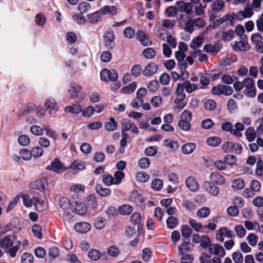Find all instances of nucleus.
<instances>
[{
    "mask_svg": "<svg viewBox=\"0 0 263 263\" xmlns=\"http://www.w3.org/2000/svg\"><path fill=\"white\" fill-rule=\"evenodd\" d=\"M21 241L16 240L14 235H7L3 238L0 239V247L5 250L6 253L9 254L10 256L14 258L19 250Z\"/></svg>",
    "mask_w": 263,
    "mask_h": 263,
    "instance_id": "nucleus-1",
    "label": "nucleus"
},
{
    "mask_svg": "<svg viewBox=\"0 0 263 263\" xmlns=\"http://www.w3.org/2000/svg\"><path fill=\"white\" fill-rule=\"evenodd\" d=\"M243 90L245 94L248 97H254L256 95V90L254 87L255 81L251 78H247L243 81Z\"/></svg>",
    "mask_w": 263,
    "mask_h": 263,
    "instance_id": "nucleus-2",
    "label": "nucleus"
},
{
    "mask_svg": "<svg viewBox=\"0 0 263 263\" xmlns=\"http://www.w3.org/2000/svg\"><path fill=\"white\" fill-rule=\"evenodd\" d=\"M101 79L102 81L107 82L111 81L116 82L118 78V74L117 71L114 69L108 70L104 69L100 72Z\"/></svg>",
    "mask_w": 263,
    "mask_h": 263,
    "instance_id": "nucleus-3",
    "label": "nucleus"
},
{
    "mask_svg": "<svg viewBox=\"0 0 263 263\" xmlns=\"http://www.w3.org/2000/svg\"><path fill=\"white\" fill-rule=\"evenodd\" d=\"M233 92V90L231 87L222 84L214 86L212 89V93L217 96L222 94L226 96H230Z\"/></svg>",
    "mask_w": 263,
    "mask_h": 263,
    "instance_id": "nucleus-4",
    "label": "nucleus"
},
{
    "mask_svg": "<svg viewBox=\"0 0 263 263\" xmlns=\"http://www.w3.org/2000/svg\"><path fill=\"white\" fill-rule=\"evenodd\" d=\"M72 203H71L68 199L66 197H62L59 200V206L61 210L63 211V217L64 218H69L71 215V212L69 211L71 205Z\"/></svg>",
    "mask_w": 263,
    "mask_h": 263,
    "instance_id": "nucleus-5",
    "label": "nucleus"
},
{
    "mask_svg": "<svg viewBox=\"0 0 263 263\" xmlns=\"http://www.w3.org/2000/svg\"><path fill=\"white\" fill-rule=\"evenodd\" d=\"M222 149L225 152H235L236 154H240L242 152V146L239 143H234L231 141L223 143Z\"/></svg>",
    "mask_w": 263,
    "mask_h": 263,
    "instance_id": "nucleus-6",
    "label": "nucleus"
},
{
    "mask_svg": "<svg viewBox=\"0 0 263 263\" xmlns=\"http://www.w3.org/2000/svg\"><path fill=\"white\" fill-rule=\"evenodd\" d=\"M104 45L106 49H111L114 47L115 34L112 31H106L103 35Z\"/></svg>",
    "mask_w": 263,
    "mask_h": 263,
    "instance_id": "nucleus-7",
    "label": "nucleus"
},
{
    "mask_svg": "<svg viewBox=\"0 0 263 263\" xmlns=\"http://www.w3.org/2000/svg\"><path fill=\"white\" fill-rule=\"evenodd\" d=\"M233 47L235 51H245L249 49L247 36H242L239 42H234Z\"/></svg>",
    "mask_w": 263,
    "mask_h": 263,
    "instance_id": "nucleus-8",
    "label": "nucleus"
},
{
    "mask_svg": "<svg viewBox=\"0 0 263 263\" xmlns=\"http://www.w3.org/2000/svg\"><path fill=\"white\" fill-rule=\"evenodd\" d=\"M47 170H52L57 173H61L65 171L67 168L65 167L61 162L58 159H55L51 163V165L46 167Z\"/></svg>",
    "mask_w": 263,
    "mask_h": 263,
    "instance_id": "nucleus-9",
    "label": "nucleus"
},
{
    "mask_svg": "<svg viewBox=\"0 0 263 263\" xmlns=\"http://www.w3.org/2000/svg\"><path fill=\"white\" fill-rule=\"evenodd\" d=\"M234 236L233 232L228 231L226 227H222L218 230L216 235V239L222 242L224 241V237L232 238Z\"/></svg>",
    "mask_w": 263,
    "mask_h": 263,
    "instance_id": "nucleus-10",
    "label": "nucleus"
},
{
    "mask_svg": "<svg viewBox=\"0 0 263 263\" xmlns=\"http://www.w3.org/2000/svg\"><path fill=\"white\" fill-rule=\"evenodd\" d=\"M48 185L47 180L46 178H43L30 183V187L31 189L37 190L41 192L45 190Z\"/></svg>",
    "mask_w": 263,
    "mask_h": 263,
    "instance_id": "nucleus-11",
    "label": "nucleus"
},
{
    "mask_svg": "<svg viewBox=\"0 0 263 263\" xmlns=\"http://www.w3.org/2000/svg\"><path fill=\"white\" fill-rule=\"evenodd\" d=\"M179 7L177 8L178 11L185 12L187 15H191L193 14L192 6L189 3H185L183 1H178L176 3Z\"/></svg>",
    "mask_w": 263,
    "mask_h": 263,
    "instance_id": "nucleus-12",
    "label": "nucleus"
},
{
    "mask_svg": "<svg viewBox=\"0 0 263 263\" xmlns=\"http://www.w3.org/2000/svg\"><path fill=\"white\" fill-rule=\"evenodd\" d=\"M158 69V65L153 62H151L143 70V74L147 77H151L157 72Z\"/></svg>",
    "mask_w": 263,
    "mask_h": 263,
    "instance_id": "nucleus-13",
    "label": "nucleus"
},
{
    "mask_svg": "<svg viewBox=\"0 0 263 263\" xmlns=\"http://www.w3.org/2000/svg\"><path fill=\"white\" fill-rule=\"evenodd\" d=\"M209 252L215 255L222 257L225 255L226 252L224 248L217 244H212L209 246Z\"/></svg>",
    "mask_w": 263,
    "mask_h": 263,
    "instance_id": "nucleus-14",
    "label": "nucleus"
},
{
    "mask_svg": "<svg viewBox=\"0 0 263 263\" xmlns=\"http://www.w3.org/2000/svg\"><path fill=\"white\" fill-rule=\"evenodd\" d=\"M72 206L73 207L75 212L78 214L84 215L86 213V206L80 200L73 201Z\"/></svg>",
    "mask_w": 263,
    "mask_h": 263,
    "instance_id": "nucleus-15",
    "label": "nucleus"
},
{
    "mask_svg": "<svg viewBox=\"0 0 263 263\" xmlns=\"http://www.w3.org/2000/svg\"><path fill=\"white\" fill-rule=\"evenodd\" d=\"M212 182L206 181L203 183V187L209 194L216 196L219 194V190L218 186Z\"/></svg>",
    "mask_w": 263,
    "mask_h": 263,
    "instance_id": "nucleus-16",
    "label": "nucleus"
},
{
    "mask_svg": "<svg viewBox=\"0 0 263 263\" xmlns=\"http://www.w3.org/2000/svg\"><path fill=\"white\" fill-rule=\"evenodd\" d=\"M183 85H182L181 83H178L177 84V87L176 90V95L177 96V98L174 101L175 103L179 104L184 99L186 95L183 92Z\"/></svg>",
    "mask_w": 263,
    "mask_h": 263,
    "instance_id": "nucleus-17",
    "label": "nucleus"
},
{
    "mask_svg": "<svg viewBox=\"0 0 263 263\" xmlns=\"http://www.w3.org/2000/svg\"><path fill=\"white\" fill-rule=\"evenodd\" d=\"M185 183L187 187L192 192H196L199 188L198 182L193 176L187 177Z\"/></svg>",
    "mask_w": 263,
    "mask_h": 263,
    "instance_id": "nucleus-18",
    "label": "nucleus"
},
{
    "mask_svg": "<svg viewBox=\"0 0 263 263\" xmlns=\"http://www.w3.org/2000/svg\"><path fill=\"white\" fill-rule=\"evenodd\" d=\"M209 178L211 181L210 182L214 184L221 185L225 183V179L224 177L221 175L216 172L212 173L210 175Z\"/></svg>",
    "mask_w": 263,
    "mask_h": 263,
    "instance_id": "nucleus-19",
    "label": "nucleus"
},
{
    "mask_svg": "<svg viewBox=\"0 0 263 263\" xmlns=\"http://www.w3.org/2000/svg\"><path fill=\"white\" fill-rule=\"evenodd\" d=\"M90 225L85 222H78L75 224V230L80 233H86L88 232L90 229Z\"/></svg>",
    "mask_w": 263,
    "mask_h": 263,
    "instance_id": "nucleus-20",
    "label": "nucleus"
},
{
    "mask_svg": "<svg viewBox=\"0 0 263 263\" xmlns=\"http://www.w3.org/2000/svg\"><path fill=\"white\" fill-rule=\"evenodd\" d=\"M66 112H70L72 114H78L82 111V107L79 104H73L71 105L66 106L64 108Z\"/></svg>",
    "mask_w": 263,
    "mask_h": 263,
    "instance_id": "nucleus-21",
    "label": "nucleus"
},
{
    "mask_svg": "<svg viewBox=\"0 0 263 263\" xmlns=\"http://www.w3.org/2000/svg\"><path fill=\"white\" fill-rule=\"evenodd\" d=\"M137 35L140 42L143 45L149 46L152 45V40L149 39V37L143 31L138 30Z\"/></svg>",
    "mask_w": 263,
    "mask_h": 263,
    "instance_id": "nucleus-22",
    "label": "nucleus"
},
{
    "mask_svg": "<svg viewBox=\"0 0 263 263\" xmlns=\"http://www.w3.org/2000/svg\"><path fill=\"white\" fill-rule=\"evenodd\" d=\"M253 14L252 11L250 8H247L244 10H240L237 12L236 17L239 20H242L245 18L250 17Z\"/></svg>",
    "mask_w": 263,
    "mask_h": 263,
    "instance_id": "nucleus-23",
    "label": "nucleus"
},
{
    "mask_svg": "<svg viewBox=\"0 0 263 263\" xmlns=\"http://www.w3.org/2000/svg\"><path fill=\"white\" fill-rule=\"evenodd\" d=\"M35 106L33 104H28L22 107L20 110L18 115L20 117L28 115L31 111L34 109Z\"/></svg>",
    "mask_w": 263,
    "mask_h": 263,
    "instance_id": "nucleus-24",
    "label": "nucleus"
},
{
    "mask_svg": "<svg viewBox=\"0 0 263 263\" xmlns=\"http://www.w3.org/2000/svg\"><path fill=\"white\" fill-rule=\"evenodd\" d=\"M221 48L220 45L218 43H214V45L206 44L203 47V50L206 52H211L212 53H217Z\"/></svg>",
    "mask_w": 263,
    "mask_h": 263,
    "instance_id": "nucleus-25",
    "label": "nucleus"
},
{
    "mask_svg": "<svg viewBox=\"0 0 263 263\" xmlns=\"http://www.w3.org/2000/svg\"><path fill=\"white\" fill-rule=\"evenodd\" d=\"M99 12H101V15H105L108 13L111 15H115L117 13V10L115 6H105L100 9Z\"/></svg>",
    "mask_w": 263,
    "mask_h": 263,
    "instance_id": "nucleus-26",
    "label": "nucleus"
},
{
    "mask_svg": "<svg viewBox=\"0 0 263 263\" xmlns=\"http://www.w3.org/2000/svg\"><path fill=\"white\" fill-rule=\"evenodd\" d=\"M262 40V36L258 33L254 34L251 37V41L255 45L257 51L259 50V46H261L263 43Z\"/></svg>",
    "mask_w": 263,
    "mask_h": 263,
    "instance_id": "nucleus-27",
    "label": "nucleus"
},
{
    "mask_svg": "<svg viewBox=\"0 0 263 263\" xmlns=\"http://www.w3.org/2000/svg\"><path fill=\"white\" fill-rule=\"evenodd\" d=\"M224 7V2L222 0H216L211 5V8L214 13L220 12Z\"/></svg>",
    "mask_w": 263,
    "mask_h": 263,
    "instance_id": "nucleus-28",
    "label": "nucleus"
},
{
    "mask_svg": "<svg viewBox=\"0 0 263 263\" xmlns=\"http://www.w3.org/2000/svg\"><path fill=\"white\" fill-rule=\"evenodd\" d=\"M245 185V181L241 178H237L233 180L231 187L235 190L242 189Z\"/></svg>",
    "mask_w": 263,
    "mask_h": 263,
    "instance_id": "nucleus-29",
    "label": "nucleus"
},
{
    "mask_svg": "<svg viewBox=\"0 0 263 263\" xmlns=\"http://www.w3.org/2000/svg\"><path fill=\"white\" fill-rule=\"evenodd\" d=\"M196 147L194 143L190 142L184 144L182 147V153L184 154H190L192 153Z\"/></svg>",
    "mask_w": 263,
    "mask_h": 263,
    "instance_id": "nucleus-30",
    "label": "nucleus"
},
{
    "mask_svg": "<svg viewBox=\"0 0 263 263\" xmlns=\"http://www.w3.org/2000/svg\"><path fill=\"white\" fill-rule=\"evenodd\" d=\"M104 127L106 130L112 132L117 128L118 123L115 121L114 117H111L109 119V121L105 124Z\"/></svg>",
    "mask_w": 263,
    "mask_h": 263,
    "instance_id": "nucleus-31",
    "label": "nucleus"
},
{
    "mask_svg": "<svg viewBox=\"0 0 263 263\" xmlns=\"http://www.w3.org/2000/svg\"><path fill=\"white\" fill-rule=\"evenodd\" d=\"M245 136L247 140L250 142L253 141L256 138V134L254 128L252 127H249L246 129Z\"/></svg>",
    "mask_w": 263,
    "mask_h": 263,
    "instance_id": "nucleus-32",
    "label": "nucleus"
},
{
    "mask_svg": "<svg viewBox=\"0 0 263 263\" xmlns=\"http://www.w3.org/2000/svg\"><path fill=\"white\" fill-rule=\"evenodd\" d=\"M81 89V87L79 86L78 84L72 83L71 84L70 87L68 89V91L71 95V97L75 98L78 96Z\"/></svg>",
    "mask_w": 263,
    "mask_h": 263,
    "instance_id": "nucleus-33",
    "label": "nucleus"
},
{
    "mask_svg": "<svg viewBox=\"0 0 263 263\" xmlns=\"http://www.w3.org/2000/svg\"><path fill=\"white\" fill-rule=\"evenodd\" d=\"M130 222L134 225L138 224V230L140 229V222L142 219V217L141 215L138 213H133L130 217Z\"/></svg>",
    "mask_w": 263,
    "mask_h": 263,
    "instance_id": "nucleus-34",
    "label": "nucleus"
},
{
    "mask_svg": "<svg viewBox=\"0 0 263 263\" xmlns=\"http://www.w3.org/2000/svg\"><path fill=\"white\" fill-rule=\"evenodd\" d=\"M97 193L102 197H106L110 194V191L109 189L103 187L101 184H97L96 186Z\"/></svg>",
    "mask_w": 263,
    "mask_h": 263,
    "instance_id": "nucleus-35",
    "label": "nucleus"
},
{
    "mask_svg": "<svg viewBox=\"0 0 263 263\" xmlns=\"http://www.w3.org/2000/svg\"><path fill=\"white\" fill-rule=\"evenodd\" d=\"M69 167L73 170L81 171L85 169V163L84 161L77 160L74 161Z\"/></svg>",
    "mask_w": 263,
    "mask_h": 263,
    "instance_id": "nucleus-36",
    "label": "nucleus"
},
{
    "mask_svg": "<svg viewBox=\"0 0 263 263\" xmlns=\"http://www.w3.org/2000/svg\"><path fill=\"white\" fill-rule=\"evenodd\" d=\"M163 145L173 151H175L179 147L178 142L170 139H165L163 142Z\"/></svg>",
    "mask_w": 263,
    "mask_h": 263,
    "instance_id": "nucleus-37",
    "label": "nucleus"
},
{
    "mask_svg": "<svg viewBox=\"0 0 263 263\" xmlns=\"http://www.w3.org/2000/svg\"><path fill=\"white\" fill-rule=\"evenodd\" d=\"M136 83L135 82H133L129 85L122 88L121 90V91L122 93L125 94L132 93L134 92L135 90L136 89Z\"/></svg>",
    "mask_w": 263,
    "mask_h": 263,
    "instance_id": "nucleus-38",
    "label": "nucleus"
},
{
    "mask_svg": "<svg viewBox=\"0 0 263 263\" xmlns=\"http://www.w3.org/2000/svg\"><path fill=\"white\" fill-rule=\"evenodd\" d=\"M78 9L82 14L85 13L90 11L91 5L88 2H83L79 4Z\"/></svg>",
    "mask_w": 263,
    "mask_h": 263,
    "instance_id": "nucleus-39",
    "label": "nucleus"
},
{
    "mask_svg": "<svg viewBox=\"0 0 263 263\" xmlns=\"http://www.w3.org/2000/svg\"><path fill=\"white\" fill-rule=\"evenodd\" d=\"M100 15H101V12H99V10L94 13H91L88 15L89 22L91 24L97 23L100 19Z\"/></svg>",
    "mask_w": 263,
    "mask_h": 263,
    "instance_id": "nucleus-40",
    "label": "nucleus"
},
{
    "mask_svg": "<svg viewBox=\"0 0 263 263\" xmlns=\"http://www.w3.org/2000/svg\"><path fill=\"white\" fill-rule=\"evenodd\" d=\"M133 207L129 205H123L119 207L118 212L122 215H128L133 211Z\"/></svg>",
    "mask_w": 263,
    "mask_h": 263,
    "instance_id": "nucleus-41",
    "label": "nucleus"
},
{
    "mask_svg": "<svg viewBox=\"0 0 263 263\" xmlns=\"http://www.w3.org/2000/svg\"><path fill=\"white\" fill-rule=\"evenodd\" d=\"M43 128L45 131L46 132V135L47 136L53 139L54 140L57 139L58 134L54 130L51 129L49 125H44Z\"/></svg>",
    "mask_w": 263,
    "mask_h": 263,
    "instance_id": "nucleus-42",
    "label": "nucleus"
},
{
    "mask_svg": "<svg viewBox=\"0 0 263 263\" xmlns=\"http://www.w3.org/2000/svg\"><path fill=\"white\" fill-rule=\"evenodd\" d=\"M207 144L212 147L218 146L221 143V140L217 137H211L206 140Z\"/></svg>",
    "mask_w": 263,
    "mask_h": 263,
    "instance_id": "nucleus-43",
    "label": "nucleus"
},
{
    "mask_svg": "<svg viewBox=\"0 0 263 263\" xmlns=\"http://www.w3.org/2000/svg\"><path fill=\"white\" fill-rule=\"evenodd\" d=\"M182 85H183L184 89H185L188 93H192L198 88L197 85L191 84L189 81H184Z\"/></svg>",
    "mask_w": 263,
    "mask_h": 263,
    "instance_id": "nucleus-44",
    "label": "nucleus"
},
{
    "mask_svg": "<svg viewBox=\"0 0 263 263\" xmlns=\"http://www.w3.org/2000/svg\"><path fill=\"white\" fill-rule=\"evenodd\" d=\"M211 241L209 236L206 235L201 236V241L200 242V246L202 248H208V249H209V246H211Z\"/></svg>",
    "mask_w": 263,
    "mask_h": 263,
    "instance_id": "nucleus-45",
    "label": "nucleus"
},
{
    "mask_svg": "<svg viewBox=\"0 0 263 263\" xmlns=\"http://www.w3.org/2000/svg\"><path fill=\"white\" fill-rule=\"evenodd\" d=\"M178 224L177 219L173 216H170L166 220V224L169 229L175 228Z\"/></svg>",
    "mask_w": 263,
    "mask_h": 263,
    "instance_id": "nucleus-46",
    "label": "nucleus"
},
{
    "mask_svg": "<svg viewBox=\"0 0 263 263\" xmlns=\"http://www.w3.org/2000/svg\"><path fill=\"white\" fill-rule=\"evenodd\" d=\"M210 209L209 208L202 207L198 210L197 215L200 218H205L210 215Z\"/></svg>",
    "mask_w": 263,
    "mask_h": 263,
    "instance_id": "nucleus-47",
    "label": "nucleus"
},
{
    "mask_svg": "<svg viewBox=\"0 0 263 263\" xmlns=\"http://www.w3.org/2000/svg\"><path fill=\"white\" fill-rule=\"evenodd\" d=\"M144 57L147 59H152L155 57V50L152 48H146L143 51Z\"/></svg>",
    "mask_w": 263,
    "mask_h": 263,
    "instance_id": "nucleus-48",
    "label": "nucleus"
},
{
    "mask_svg": "<svg viewBox=\"0 0 263 263\" xmlns=\"http://www.w3.org/2000/svg\"><path fill=\"white\" fill-rule=\"evenodd\" d=\"M163 181L159 179H154L151 183L152 188L155 191H159L163 187Z\"/></svg>",
    "mask_w": 263,
    "mask_h": 263,
    "instance_id": "nucleus-49",
    "label": "nucleus"
},
{
    "mask_svg": "<svg viewBox=\"0 0 263 263\" xmlns=\"http://www.w3.org/2000/svg\"><path fill=\"white\" fill-rule=\"evenodd\" d=\"M136 178L140 182H146L149 180V176L145 172H139L137 173Z\"/></svg>",
    "mask_w": 263,
    "mask_h": 263,
    "instance_id": "nucleus-50",
    "label": "nucleus"
},
{
    "mask_svg": "<svg viewBox=\"0 0 263 263\" xmlns=\"http://www.w3.org/2000/svg\"><path fill=\"white\" fill-rule=\"evenodd\" d=\"M192 233V230L188 226H183L181 229L182 236L185 239L190 238Z\"/></svg>",
    "mask_w": 263,
    "mask_h": 263,
    "instance_id": "nucleus-51",
    "label": "nucleus"
},
{
    "mask_svg": "<svg viewBox=\"0 0 263 263\" xmlns=\"http://www.w3.org/2000/svg\"><path fill=\"white\" fill-rule=\"evenodd\" d=\"M204 107L207 110L213 111L216 107V103L213 100H208L205 101Z\"/></svg>",
    "mask_w": 263,
    "mask_h": 263,
    "instance_id": "nucleus-52",
    "label": "nucleus"
},
{
    "mask_svg": "<svg viewBox=\"0 0 263 263\" xmlns=\"http://www.w3.org/2000/svg\"><path fill=\"white\" fill-rule=\"evenodd\" d=\"M21 157L24 160H29L31 158V152L26 148H23L20 151Z\"/></svg>",
    "mask_w": 263,
    "mask_h": 263,
    "instance_id": "nucleus-53",
    "label": "nucleus"
},
{
    "mask_svg": "<svg viewBox=\"0 0 263 263\" xmlns=\"http://www.w3.org/2000/svg\"><path fill=\"white\" fill-rule=\"evenodd\" d=\"M32 231L33 234L39 239L42 238V228L39 224H34L32 226Z\"/></svg>",
    "mask_w": 263,
    "mask_h": 263,
    "instance_id": "nucleus-54",
    "label": "nucleus"
},
{
    "mask_svg": "<svg viewBox=\"0 0 263 263\" xmlns=\"http://www.w3.org/2000/svg\"><path fill=\"white\" fill-rule=\"evenodd\" d=\"M131 201L137 203V204L142 202V198L137 192H133L129 196Z\"/></svg>",
    "mask_w": 263,
    "mask_h": 263,
    "instance_id": "nucleus-55",
    "label": "nucleus"
},
{
    "mask_svg": "<svg viewBox=\"0 0 263 263\" xmlns=\"http://www.w3.org/2000/svg\"><path fill=\"white\" fill-rule=\"evenodd\" d=\"M124 177V174L123 172L120 171H116L114 174V177L115 184H120Z\"/></svg>",
    "mask_w": 263,
    "mask_h": 263,
    "instance_id": "nucleus-56",
    "label": "nucleus"
},
{
    "mask_svg": "<svg viewBox=\"0 0 263 263\" xmlns=\"http://www.w3.org/2000/svg\"><path fill=\"white\" fill-rule=\"evenodd\" d=\"M18 142L19 144L23 146L28 145L30 142V138L25 135H22L18 137Z\"/></svg>",
    "mask_w": 263,
    "mask_h": 263,
    "instance_id": "nucleus-57",
    "label": "nucleus"
},
{
    "mask_svg": "<svg viewBox=\"0 0 263 263\" xmlns=\"http://www.w3.org/2000/svg\"><path fill=\"white\" fill-rule=\"evenodd\" d=\"M102 181L106 186H110L112 184H115L114 177L110 175H103Z\"/></svg>",
    "mask_w": 263,
    "mask_h": 263,
    "instance_id": "nucleus-58",
    "label": "nucleus"
},
{
    "mask_svg": "<svg viewBox=\"0 0 263 263\" xmlns=\"http://www.w3.org/2000/svg\"><path fill=\"white\" fill-rule=\"evenodd\" d=\"M150 163L151 161L148 158L143 157L139 160L138 165L141 168H146L149 166Z\"/></svg>",
    "mask_w": 263,
    "mask_h": 263,
    "instance_id": "nucleus-59",
    "label": "nucleus"
},
{
    "mask_svg": "<svg viewBox=\"0 0 263 263\" xmlns=\"http://www.w3.org/2000/svg\"><path fill=\"white\" fill-rule=\"evenodd\" d=\"M106 224V220L102 218H98L94 222L95 227L98 230L103 229Z\"/></svg>",
    "mask_w": 263,
    "mask_h": 263,
    "instance_id": "nucleus-60",
    "label": "nucleus"
},
{
    "mask_svg": "<svg viewBox=\"0 0 263 263\" xmlns=\"http://www.w3.org/2000/svg\"><path fill=\"white\" fill-rule=\"evenodd\" d=\"M107 253L110 256L117 257L120 253V250L116 246H111L108 248Z\"/></svg>",
    "mask_w": 263,
    "mask_h": 263,
    "instance_id": "nucleus-61",
    "label": "nucleus"
},
{
    "mask_svg": "<svg viewBox=\"0 0 263 263\" xmlns=\"http://www.w3.org/2000/svg\"><path fill=\"white\" fill-rule=\"evenodd\" d=\"M157 153V149L156 147L150 146L145 148L144 154L148 157L155 156Z\"/></svg>",
    "mask_w": 263,
    "mask_h": 263,
    "instance_id": "nucleus-62",
    "label": "nucleus"
},
{
    "mask_svg": "<svg viewBox=\"0 0 263 263\" xmlns=\"http://www.w3.org/2000/svg\"><path fill=\"white\" fill-rule=\"evenodd\" d=\"M31 152L32 156L35 158H39L43 155L44 151L42 147L36 146L32 148Z\"/></svg>",
    "mask_w": 263,
    "mask_h": 263,
    "instance_id": "nucleus-63",
    "label": "nucleus"
},
{
    "mask_svg": "<svg viewBox=\"0 0 263 263\" xmlns=\"http://www.w3.org/2000/svg\"><path fill=\"white\" fill-rule=\"evenodd\" d=\"M33 257L32 255L29 253H24L22 256V263H32Z\"/></svg>",
    "mask_w": 263,
    "mask_h": 263,
    "instance_id": "nucleus-64",
    "label": "nucleus"
}]
</instances>
